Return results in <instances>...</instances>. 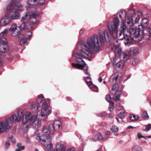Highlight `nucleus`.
Segmentation results:
<instances>
[{
    "mask_svg": "<svg viewBox=\"0 0 151 151\" xmlns=\"http://www.w3.org/2000/svg\"><path fill=\"white\" fill-rule=\"evenodd\" d=\"M120 60L117 58H112L111 59V63L113 65L116 67L117 63Z\"/></svg>",
    "mask_w": 151,
    "mask_h": 151,
    "instance_id": "nucleus-23",
    "label": "nucleus"
},
{
    "mask_svg": "<svg viewBox=\"0 0 151 151\" xmlns=\"http://www.w3.org/2000/svg\"><path fill=\"white\" fill-rule=\"evenodd\" d=\"M126 115V112H122L118 114V116L120 118H123Z\"/></svg>",
    "mask_w": 151,
    "mask_h": 151,
    "instance_id": "nucleus-34",
    "label": "nucleus"
},
{
    "mask_svg": "<svg viewBox=\"0 0 151 151\" xmlns=\"http://www.w3.org/2000/svg\"><path fill=\"white\" fill-rule=\"evenodd\" d=\"M130 63L133 65H136L139 63V60L138 58H132L130 60Z\"/></svg>",
    "mask_w": 151,
    "mask_h": 151,
    "instance_id": "nucleus-22",
    "label": "nucleus"
},
{
    "mask_svg": "<svg viewBox=\"0 0 151 151\" xmlns=\"http://www.w3.org/2000/svg\"><path fill=\"white\" fill-rule=\"evenodd\" d=\"M75 149L73 148H71L68 149L67 151H74Z\"/></svg>",
    "mask_w": 151,
    "mask_h": 151,
    "instance_id": "nucleus-54",
    "label": "nucleus"
},
{
    "mask_svg": "<svg viewBox=\"0 0 151 151\" xmlns=\"http://www.w3.org/2000/svg\"><path fill=\"white\" fill-rule=\"evenodd\" d=\"M37 4H38L40 5L44 4L45 2V0H36Z\"/></svg>",
    "mask_w": 151,
    "mask_h": 151,
    "instance_id": "nucleus-41",
    "label": "nucleus"
},
{
    "mask_svg": "<svg viewBox=\"0 0 151 151\" xmlns=\"http://www.w3.org/2000/svg\"><path fill=\"white\" fill-rule=\"evenodd\" d=\"M42 131V132L45 133H46L47 132L48 133V132H49V129H48V128L45 126L43 127ZM49 133H50V132H49ZM49 134H50V133Z\"/></svg>",
    "mask_w": 151,
    "mask_h": 151,
    "instance_id": "nucleus-43",
    "label": "nucleus"
},
{
    "mask_svg": "<svg viewBox=\"0 0 151 151\" xmlns=\"http://www.w3.org/2000/svg\"><path fill=\"white\" fill-rule=\"evenodd\" d=\"M86 81L88 86L90 88H92L94 89L93 90L94 91L96 92L98 91V87L96 86L93 85L91 81Z\"/></svg>",
    "mask_w": 151,
    "mask_h": 151,
    "instance_id": "nucleus-18",
    "label": "nucleus"
},
{
    "mask_svg": "<svg viewBox=\"0 0 151 151\" xmlns=\"http://www.w3.org/2000/svg\"><path fill=\"white\" fill-rule=\"evenodd\" d=\"M111 131L114 132H116L118 131V128L116 126H112L110 129Z\"/></svg>",
    "mask_w": 151,
    "mask_h": 151,
    "instance_id": "nucleus-37",
    "label": "nucleus"
},
{
    "mask_svg": "<svg viewBox=\"0 0 151 151\" xmlns=\"http://www.w3.org/2000/svg\"><path fill=\"white\" fill-rule=\"evenodd\" d=\"M9 140L13 143H14L15 142V138L13 137H10L8 140Z\"/></svg>",
    "mask_w": 151,
    "mask_h": 151,
    "instance_id": "nucleus-47",
    "label": "nucleus"
},
{
    "mask_svg": "<svg viewBox=\"0 0 151 151\" xmlns=\"http://www.w3.org/2000/svg\"><path fill=\"white\" fill-rule=\"evenodd\" d=\"M112 50L116 56L119 57L120 60L125 62L129 58L130 54L128 51L122 52V50L119 45H114Z\"/></svg>",
    "mask_w": 151,
    "mask_h": 151,
    "instance_id": "nucleus-6",
    "label": "nucleus"
},
{
    "mask_svg": "<svg viewBox=\"0 0 151 151\" xmlns=\"http://www.w3.org/2000/svg\"><path fill=\"white\" fill-rule=\"evenodd\" d=\"M9 31L11 32V35L13 36H16L20 33V30L18 29V27L15 24H13L11 25Z\"/></svg>",
    "mask_w": 151,
    "mask_h": 151,
    "instance_id": "nucleus-12",
    "label": "nucleus"
},
{
    "mask_svg": "<svg viewBox=\"0 0 151 151\" xmlns=\"http://www.w3.org/2000/svg\"><path fill=\"white\" fill-rule=\"evenodd\" d=\"M84 78L86 80H90L91 78L89 77H84Z\"/></svg>",
    "mask_w": 151,
    "mask_h": 151,
    "instance_id": "nucleus-58",
    "label": "nucleus"
},
{
    "mask_svg": "<svg viewBox=\"0 0 151 151\" xmlns=\"http://www.w3.org/2000/svg\"><path fill=\"white\" fill-rule=\"evenodd\" d=\"M22 111H23L22 110ZM23 115V111H22ZM31 114L30 112H27L25 113V118H23V116L21 119H22V122L23 123L27 124V125H31L32 127H39L40 122L38 120H37L36 118L37 116L35 115H34L32 116H31Z\"/></svg>",
    "mask_w": 151,
    "mask_h": 151,
    "instance_id": "nucleus-5",
    "label": "nucleus"
},
{
    "mask_svg": "<svg viewBox=\"0 0 151 151\" xmlns=\"http://www.w3.org/2000/svg\"><path fill=\"white\" fill-rule=\"evenodd\" d=\"M15 10L17 11H21L23 9V7L22 5L14 6V8Z\"/></svg>",
    "mask_w": 151,
    "mask_h": 151,
    "instance_id": "nucleus-31",
    "label": "nucleus"
},
{
    "mask_svg": "<svg viewBox=\"0 0 151 151\" xmlns=\"http://www.w3.org/2000/svg\"><path fill=\"white\" fill-rule=\"evenodd\" d=\"M142 148L138 146L135 145L132 148V151H142Z\"/></svg>",
    "mask_w": 151,
    "mask_h": 151,
    "instance_id": "nucleus-27",
    "label": "nucleus"
},
{
    "mask_svg": "<svg viewBox=\"0 0 151 151\" xmlns=\"http://www.w3.org/2000/svg\"><path fill=\"white\" fill-rule=\"evenodd\" d=\"M52 141H48L43 145V149L45 151H51L53 147Z\"/></svg>",
    "mask_w": 151,
    "mask_h": 151,
    "instance_id": "nucleus-14",
    "label": "nucleus"
},
{
    "mask_svg": "<svg viewBox=\"0 0 151 151\" xmlns=\"http://www.w3.org/2000/svg\"><path fill=\"white\" fill-rule=\"evenodd\" d=\"M26 28V25L24 23H22L21 25L19 27V30H20V32L21 30H24Z\"/></svg>",
    "mask_w": 151,
    "mask_h": 151,
    "instance_id": "nucleus-36",
    "label": "nucleus"
},
{
    "mask_svg": "<svg viewBox=\"0 0 151 151\" xmlns=\"http://www.w3.org/2000/svg\"><path fill=\"white\" fill-rule=\"evenodd\" d=\"M112 90H114L115 91L117 92L119 89V86L117 84L114 85L113 86L112 88Z\"/></svg>",
    "mask_w": 151,
    "mask_h": 151,
    "instance_id": "nucleus-39",
    "label": "nucleus"
},
{
    "mask_svg": "<svg viewBox=\"0 0 151 151\" xmlns=\"http://www.w3.org/2000/svg\"><path fill=\"white\" fill-rule=\"evenodd\" d=\"M91 140H93L94 141H96L98 140V135L97 134L96 135L93 136L91 139H90Z\"/></svg>",
    "mask_w": 151,
    "mask_h": 151,
    "instance_id": "nucleus-46",
    "label": "nucleus"
},
{
    "mask_svg": "<svg viewBox=\"0 0 151 151\" xmlns=\"http://www.w3.org/2000/svg\"><path fill=\"white\" fill-rule=\"evenodd\" d=\"M56 148L58 150V151H66L65 147L61 144H58L56 146Z\"/></svg>",
    "mask_w": 151,
    "mask_h": 151,
    "instance_id": "nucleus-21",
    "label": "nucleus"
},
{
    "mask_svg": "<svg viewBox=\"0 0 151 151\" xmlns=\"http://www.w3.org/2000/svg\"><path fill=\"white\" fill-rule=\"evenodd\" d=\"M8 30L7 28L4 29V30L0 33V36H3L6 35L8 33Z\"/></svg>",
    "mask_w": 151,
    "mask_h": 151,
    "instance_id": "nucleus-32",
    "label": "nucleus"
},
{
    "mask_svg": "<svg viewBox=\"0 0 151 151\" xmlns=\"http://www.w3.org/2000/svg\"><path fill=\"white\" fill-rule=\"evenodd\" d=\"M102 77H100L99 79V82H101L102 81Z\"/></svg>",
    "mask_w": 151,
    "mask_h": 151,
    "instance_id": "nucleus-59",
    "label": "nucleus"
},
{
    "mask_svg": "<svg viewBox=\"0 0 151 151\" xmlns=\"http://www.w3.org/2000/svg\"><path fill=\"white\" fill-rule=\"evenodd\" d=\"M116 119L117 120L118 123L119 124L120 122H119V119L117 117H116Z\"/></svg>",
    "mask_w": 151,
    "mask_h": 151,
    "instance_id": "nucleus-62",
    "label": "nucleus"
},
{
    "mask_svg": "<svg viewBox=\"0 0 151 151\" xmlns=\"http://www.w3.org/2000/svg\"><path fill=\"white\" fill-rule=\"evenodd\" d=\"M84 30L81 29L80 31V34H83V33H84Z\"/></svg>",
    "mask_w": 151,
    "mask_h": 151,
    "instance_id": "nucleus-57",
    "label": "nucleus"
},
{
    "mask_svg": "<svg viewBox=\"0 0 151 151\" xmlns=\"http://www.w3.org/2000/svg\"><path fill=\"white\" fill-rule=\"evenodd\" d=\"M131 12L134 13L133 14L131 15L129 14H126V12L122 11L119 12L117 14V16L119 17L121 19L122 21L121 22V24L120 25L119 31H118L119 27V21L117 17L114 18V24L111 26H110L108 23L107 24L108 28L110 31L111 35H113L114 38H115L117 36L120 37L122 34L124 35V33L126 30V27L124 21L122 18L123 16H124L129 14L131 16V17H132V15L135 13L134 11H131Z\"/></svg>",
    "mask_w": 151,
    "mask_h": 151,
    "instance_id": "nucleus-3",
    "label": "nucleus"
},
{
    "mask_svg": "<svg viewBox=\"0 0 151 151\" xmlns=\"http://www.w3.org/2000/svg\"><path fill=\"white\" fill-rule=\"evenodd\" d=\"M137 137L139 139H140L141 138H143V137H144V136H142L141 134L140 133H138Z\"/></svg>",
    "mask_w": 151,
    "mask_h": 151,
    "instance_id": "nucleus-50",
    "label": "nucleus"
},
{
    "mask_svg": "<svg viewBox=\"0 0 151 151\" xmlns=\"http://www.w3.org/2000/svg\"><path fill=\"white\" fill-rule=\"evenodd\" d=\"M99 39L100 42L102 44H105L108 40H110L112 37L114 39H115L117 37L119 38L120 37L117 36L115 38H114L113 35H111L109 31V33L108 31L105 30L103 31L102 34L100 32L99 33Z\"/></svg>",
    "mask_w": 151,
    "mask_h": 151,
    "instance_id": "nucleus-9",
    "label": "nucleus"
},
{
    "mask_svg": "<svg viewBox=\"0 0 151 151\" xmlns=\"http://www.w3.org/2000/svg\"><path fill=\"white\" fill-rule=\"evenodd\" d=\"M116 108L117 109L119 110H121L123 109V106L119 103L116 104Z\"/></svg>",
    "mask_w": 151,
    "mask_h": 151,
    "instance_id": "nucleus-40",
    "label": "nucleus"
},
{
    "mask_svg": "<svg viewBox=\"0 0 151 151\" xmlns=\"http://www.w3.org/2000/svg\"><path fill=\"white\" fill-rule=\"evenodd\" d=\"M27 40L25 39H23L21 41L20 43L21 44L22 43H25L27 42Z\"/></svg>",
    "mask_w": 151,
    "mask_h": 151,
    "instance_id": "nucleus-48",
    "label": "nucleus"
},
{
    "mask_svg": "<svg viewBox=\"0 0 151 151\" xmlns=\"http://www.w3.org/2000/svg\"><path fill=\"white\" fill-rule=\"evenodd\" d=\"M111 93L112 94H115L116 92L114 90H112V89L110 91Z\"/></svg>",
    "mask_w": 151,
    "mask_h": 151,
    "instance_id": "nucleus-53",
    "label": "nucleus"
},
{
    "mask_svg": "<svg viewBox=\"0 0 151 151\" xmlns=\"http://www.w3.org/2000/svg\"><path fill=\"white\" fill-rule=\"evenodd\" d=\"M39 16L37 13H33L29 15L28 12H26L22 17V20L24 22H29L32 24H35L36 22V18Z\"/></svg>",
    "mask_w": 151,
    "mask_h": 151,
    "instance_id": "nucleus-10",
    "label": "nucleus"
},
{
    "mask_svg": "<svg viewBox=\"0 0 151 151\" xmlns=\"http://www.w3.org/2000/svg\"><path fill=\"white\" fill-rule=\"evenodd\" d=\"M134 19L135 23L139 20V15L137 13H135L132 15V17L129 14L126 15L125 22L129 27L127 31L128 35L126 34V37L124 36V32L122 34L123 38L119 39L120 40H124V42L126 45L129 46L132 44L131 42L134 41L139 42L143 38L145 40H149L151 38V29L149 27L144 28L143 30H140L139 27H134L133 20Z\"/></svg>",
    "mask_w": 151,
    "mask_h": 151,
    "instance_id": "nucleus-2",
    "label": "nucleus"
},
{
    "mask_svg": "<svg viewBox=\"0 0 151 151\" xmlns=\"http://www.w3.org/2000/svg\"><path fill=\"white\" fill-rule=\"evenodd\" d=\"M121 75L120 73H116L114 75H112L110 78V82H116V81L119 78V76Z\"/></svg>",
    "mask_w": 151,
    "mask_h": 151,
    "instance_id": "nucleus-16",
    "label": "nucleus"
},
{
    "mask_svg": "<svg viewBox=\"0 0 151 151\" xmlns=\"http://www.w3.org/2000/svg\"><path fill=\"white\" fill-rule=\"evenodd\" d=\"M8 50V45L0 44V52L4 53Z\"/></svg>",
    "mask_w": 151,
    "mask_h": 151,
    "instance_id": "nucleus-19",
    "label": "nucleus"
},
{
    "mask_svg": "<svg viewBox=\"0 0 151 151\" xmlns=\"http://www.w3.org/2000/svg\"><path fill=\"white\" fill-rule=\"evenodd\" d=\"M11 22V19L7 15L4 16L1 21V25L4 26L9 23Z\"/></svg>",
    "mask_w": 151,
    "mask_h": 151,
    "instance_id": "nucleus-13",
    "label": "nucleus"
},
{
    "mask_svg": "<svg viewBox=\"0 0 151 151\" xmlns=\"http://www.w3.org/2000/svg\"><path fill=\"white\" fill-rule=\"evenodd\" d=\"M50 134H45L42 136L38 135L37 137V139L42 145L46 143L48 141H52V137Z\"/></svg>",
    "mask_w": 151,
    "mask_h": 151,
    "instance_id": "nucleus-11",
    "label": "nucleus"
},
{
    "mask_svg": "<svg viewBox=\"0 0 151 151\" xmlns=\"http://www.w3.org/2000/svg\"><path fill=\"white\" fill-rule=\"evenodd\" d=\"M97 135L98 140H101L104 139L101 133H99Z\"/></svg>",
    "mask_w": 151,
    "mask_h": 151,
    "instance_id": "nucleus-44",
    "label": "nucleus"
},
{
    "mask_svg": "<svg viewBox=\"0 0 151 151\" xmlns=\"http://www.w3.org/2000/svg\"><path fill=\"white\" fill-rule=\"evenodd\" d=\"M20 17V15L19 13L16 12H13L10 15L11 18L14 20L18 19Z\"/></svg>",
    "mask_w": 151,
    "mask_h": 151,
    "instance_id": "nucleus-17",
    "label": "nucleus"
},
{
    "mask_svg": "<svg viewBox=\"0 0 151 151\" xmlns=\"http://www.w3.org/2000/svg\"><path fill=\"white\" fill-rule=\"evenodd\" d=\"M21 0H12L11 2L7 6L6 9L8 11H11L13 9L14 5L17 3L19 2Z\"/></svg>",
    "mask_w": 151,
    "mask_h": 151,
    "instance_id": "nucleus-15",
    "label": "nucleus"
},
{
    "mask_svg": "<svg viewBox=\"0 0 151 151\" xmlns=\"http://www.w3.org/2000/svg\"><path fill=\"white\" fill-rule=\"evenodd\" d=\"M88 67H86V70H84V73H85L86 74L89 76V73L88 72Z\"/></svg>",
    "mask_w": 151,
    "mask_h": 151,
    "instance_id": "nucleus-49",
    "label": "nucleus"
},
{
    "mask_svg": "<svg viewBox=\"0 0 151 151\" xmlns=\"http://www.w3.org/2000/svg\"><path fill=\"white\" fill-rule=\"evenodd\" d=\"M21 143H18L17 144V146L18 147V148L16 149L15 151H20L23 150L24 148V146H21Z\"/></svg>",
    "mask_w": 151,
    "mask_h": 151,
    "instance_id": "nucleus-30",
    "label": "nucleus"
},
{
    "mask_svg": "<svg viewBox=\"0 0 151 151\" xmlns=\"http://www.w3.org/2000/svg\"><path fill=\"white\" fill-rule=\"evenodd\" d=\"M142 118L144 120H147L149 119V116L148 115L147 111H144L142 114Z\"/></svg>",
    "mask_w": 151,
    "mask_h": 151,
    "instance_id": "nucleus-26",
    "label": "nucleus"
},
{
    "mask_svg": "<svg viewBox=\"0 0 151 151\" xmlns=\"http://www.w3.org/2000/svg\"><path fill=\"white\" fill-rule=\"evenodd\" d=\"M40 103H42V106L43 107L42 110H39L37 112V116L43 117V119H42L43 121H45L47 119L48 116L51 113V109L50 107H48L45 102H43L41 101Z\"/></svg>",
    "mask_w": 151,
    "mask_h": 151,
    "instance_id": "nucleus-7",
    "label": "nucleus"
},
{
    "mask_svg": "<svg viewBox=\"0 0 151 151\" xmlns=\"http://www.w3.org/2000/svg\"><path fill=\"white\" fill-rule=\"evenodd\" d=\"M99 36L95 35L88 37L86 42L81 40L76 45L72 56L75 57L76 64L73 63L72 66L77 69L83 70L86 64L83 60V58H87L93 53V52H98L100 50Z\"/></svg>",
    "mask_w": 151,
    "mask_h": 151,
    "instance_id": "nucleus-1",
    "label": "nucleus"
},
{
    "mask_svg": "<svg viewBox=\"0 0 151 151\" xmlns=\"http://www.w3.org/2000/svg\"><path fill=\"white\" fill-rule=\"evenodd\" d=\"M4 57V56H2V55H0V66L2 64V61L1 59V58Z\"/></svg>",
    "mask_w": 151,
    "mask_h": 151,
    "instance_id": "nucleus-52",
    "label": "nucleus"
},
{
    "mask_svg": "<svg viewBox=\"0 0 151 151\" xmlns=\"http://www.w3.org/2000/svg\"><path fill=\"white\" fill-rule=\"evenodd\" d=\"M111 135V133L110 132H107L106 133V136H110Z\"/></svg>",
    "mask_w": 151,
    "mask_h": 151,
    "instance_id": "nucleus-51",
    "label": "nucleus"
},
{
    "mask_svg": "<svg viewBox=\"0 0 151 151\" xmlns=\"http://www.w3.org/2000/svg\"><path fill=\"white\" fill-rule=\"evenodd\" d=\"M148 20L146 19H144L142 20V27H143V26H144L145 25H147L148 24Z\"/></svg>",
    "mask_w": 151,
    "mask_h": 151,
    "instance_id": "nucleus-35",
    "label": "nucleus"
},
{
    "mask_svg": "<svg viewBox=\"0 0 151 151\" xmlns=\"http://www.w3.org/2000/svg\"><path fill=\"white\" fill-rule=\"evenodd\" d=\"M123 142V141L122 140H121L119 141V142L120 143H122Z\"/></svg>",
    "mask_w": 151,
    "mask_h": 151,
    "instance_id": "nucleus-63",
    "label": "nucleus"
},
{
    "mask_svg": "<svg viewBox=\"0 0 151 151\" xmlns=\"http://www.w3.org/2000/svg\"><path fill=\"white\" fill-rule=\"evenodd\" d=\"M23 116L22 110H18L16 115H13L10 118H6L5 122H0V134L6 131L11 128L13 122L16 123L19 122Z\"/></svg>",
    "mask_w": 151,
    "mask_h": 151,
    "instance_id": "nucleus-4",
    "label": "nucleus"
},
{
    "mask_svg": "<svg viewBox=\"0 0 151 151\" xmlns=\"http://www.w3.org/2000/svg\"><path fill=\"white\" fill-rule=\"evenodd\" d=\"M132 128H133V127L131 126H129L127 127L128 129H131Z\"/></svg>",
    "mask_w": 151,
    "mask_h": 151,
    "instance_id": "nucleus-60",
    "label": "nucleus"
},
{
    "mask_svg": "<svg viewBox=\"0 0 151 151\" xmlns=\"http://www.w3.org/2000/svg\"><path fill=\"white\" fill-rule=\"evenodd\" d=\"M114 109V106H111V107H110L109 109V110L110 111H113V110Z\"/></svg>",
    "mask_w": 151,
    "mask_h": 151,
    "instance_id": "nucleus-55",
    "label": "nucleus"
},
{
    "mask_svg": "<svg viewBox=\"0 0 151 151\" xmlns=\"http://www.w3.org/2000/svg\"><path fill=\"white\" fill-rule=\"evenodd\" d=\"M38 97L39 98H42L43 97V96L42 95H40Z\"/></svg>",
    "mask_w": 151,
    "mask_h": 151,
    "instance_id": "nucleus-61",
    "label": "nucleus"
},
{
    "mask_svg": "<svg viewBox=\"0 0 151 151\" xmlns=\"http://www.w3.org/2000/svg\"><path fill=\"white\" fill-rule=\"evenodd\" d=\"M130 51L134 55H136L139 52V49L137 47H132L130 49Z\"/></svg>",
    "mask_w": 151,
    "mask_h": 151,
    "instance_id": "nucleus-20",
    "label": "nucleus"
},
{
    "mask_svg": "<svg viewBox=\"0 0 151 151\" xmlns=\"http://www.w3.org/2000/svg\"><path fill=\"white\" fill-rule=\"evenodd\" d=\"M32 35V33L30 32H28L25 33V37L27 39H29L31 37Z\"/></svg>",
    "mask_w": 151,
    "mask_h": 151,
    "instance_id": "nucleus-33",
    "label": "nucleus"
},
{
    "mask_svg": "<svg viewBox=\"0 0 151 151\" xmlns=\"http://www.w3.org/2000/svg\"><path fill=\"white\" fill-rule=\"evenodd\" d=\"M0 44L8 45V40L4 37H2L0 38Z\"/></svg>",
    "mask_w": 151,
    "mask_h": 151,
    "instance_id": "nucleus-25",
    "label": "nucleus"
},
{
    "mask_svg": "<svg viewBox=\"0 0 151 151\" xmlns=\"http://www.w3.org/2000/svg\"><path fill=\"white\" fill-rule=\"evenodd\" d=\"M125 65V62L122 60H119L116 67L120 69H122Z\"/></svg>",
    "mask_w": 151,
    "mask_h": 151,
    "instance_id": "nucleus-24",
    "label": "nucleus"
},
{
    "mask_svg": "<svg viewBox=\"0 0 151 151\" xmlns=\"http://www.w3.org/2000/svg\"><path fill=\"white\" fill-rule=\"evenodd\" d=\"M109 102L110 103V104L111 105V106H114V103L113 101H110Z\"/></svg>",
    "mask_w": 151,
    "mask_h": 151,
    "instance_id": "nucleus-56",
    "label": "nucleus"
},
{
    "mask_svg": "<svg viewBox=\"0 0 151 151\" xmlns=\"http://www.w3.org/2000/svg\"><path fill=\"white\" fill-rule=\"evenodd\" d=\"M62 128V124L59 120H56L49 126V131L50 134L53 135L56 132L61 131Z\"/></svg>",
    "mask_w": 151,
    "mask_h": 151,
    "instance_id": "nucleus-8",
    "label": "nucleus"
},
{
    "mask_svg": "<svg viewBox=\"0 0 151 151\" xmlns=\"http://www.w3.org/2000/svg\"><path fill=\"white\" fill-rule=\"evenodd\" d=\"M53 151H58V150L57 148L54 149Z\"/></svg>",
    "mask_w": 151,
    "mask_h": 151,
    "instance_id": "nucleus-64",
    "label": "nucleus"
},
{
    "mask_svg": "<svg viewBox=\"0 0 151 151\" xmlns=\"http://www.w3.org/2000/svg\"><path fill=\"white\" fill-rule=\"evenodd\" d=\"M106 99L108 102H110L111 100V98L110 95L109 94H107L106 96Z\"/></svg>",
    "mask_w": 151,
    "mask_h": 151,
    "instance_id": "nucleus-45",
    "label": "nucleus"
},
{
    "mask_svg": "<svg viewBox=\"0 0 151 151\" xmlns=\"http://www.w3.org/2000/svg\"><path fill=\"white\" fill-rule=\"evenodd\" d=\"M121 93L116 94L114 95L113 99L115 101H119L120 100Z\"/></svg>",
    "mask_w": 151,
    "mask_h": 151,
    "instance_id": "nucleus-28",
    "label": "nucleus"
},
{
    "mask_svg": "<svg viewBox=\"0 0 151 151\" xmlns=\"http://www.w3.org/2000/svg\"><path fill=\"white\" fill-rule=\"evenodd\" d=\"M10 145L9 142V140H6L5 146V150H7L9 147Z\"/></svg>",
    "mask_w": 151,
    "mask_h": 151,
    "instance_id": "nucleus-38",
    "label": "nucleus"
},
{
    "mask_svg": "<svg viewBox=\"0 0 151 151\" xmlns=\"http://www.w3.org/2000/svg\"><path fill=\"white\" fill-rule=\"evenodd\" d=\"M146 129L144 130L146 132L149 131L151 129V124H149L147 125L145 127Z\"/></svg>",
    "mask_w": 151,
    "mask_h": 151,
    "instance_id": "nucleus-42",
    "label": "nucleus"
},
{
    "mask_svg": "<svg viewBox=\"0 0 151 151\" xmlns=\"http://www.w3.org/2000/svg\"><path fill=\"white\" fill-rule=\"evenodd\" d=\"M130 119L131 120L134 121L137 120L139 119V117L137 115H131L130 116Z\"/></svg>",
    "mask_w": 151,
    "mask_h": 151,
    "instance_id": "nucleus-29",
    "label": "nucleus"
}]
</instances>
